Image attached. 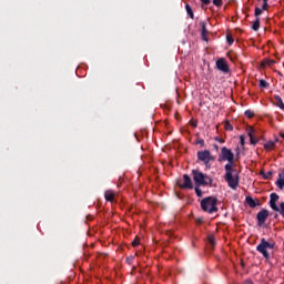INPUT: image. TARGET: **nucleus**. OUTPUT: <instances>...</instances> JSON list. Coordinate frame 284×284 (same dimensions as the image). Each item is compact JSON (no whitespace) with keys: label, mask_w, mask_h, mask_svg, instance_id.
Returning <instances> with one entry per match:
<instances>
[{"label":"nucleus","mask_w":284,"mask_h":284,"mask_svg":"<svg viewBox=\"0 0 284 284\" xmlns=\"http://www.w3.org/2000/svg\"><path fill=\"white\" fill-rule=\"evenodd\" d=\"M196 145H201V148H205V140L199 139L195 141Z\"/></svg>","instance_id":"nucleus-27"},{"label":"nucleus","mask_w":284,"mask_h":284,"mask_svg":"<svg viewBox=\"0 0 284 284\" xmlns=\"http://www.w3.org/2000/svg\"><path fill=\"white\" fill-rule=\"evenodd\" d=\"M213 4H215L216 8H221V6H223V0H213Z\"/></svg>","instance_id":"nucleus-29"},{"label":"nucleus","mask_w":284,"mask_h":284,"mask_svg":"<svg viewBox=\"0 0 284 284\" xmlns=\"http://www.w3.org/2000/svg\"><path fill=\"white\" fill-rule=\"evenodd\" d=\"M207 241H209L210 245H212L213 247H214V245H216V239H214V235H209Z\"/></svg>","instance_id":"nucleus-22"},{"label":"nucleus","mask_w":284,"mask_h":284,"mask_svg":"<svg viewBox=\"0 0 284 284\" xmlns=\"http://www.w3.org/2000/svg\"><path fill=\"white\" fill-rule=\"evenodd\" d=\"M260 29H261V18H256L252 24V30H254V32H258Z\"/></svg>","instance_id":"nucleus-16"},{"label":"nucleus","mask_w":284,"mask_h":284,"mask_svg":"<svg viewBox=\"0 0 284 284\" xmlns=\"http://www.w3.org/2000/svg\"><path fill=\"white\" fill-rule=\"evenodd\" d=\"M226 41L229 45H232V43H234V38L232 37V34H226Z\"/></svg>","instance_id":"nucleus-26"},{"label":"nucleus","mask_w":284,"mask_h":284,"mask_svg":"<svg viewBox=\"0 0 284 284\" xmlns=\"http://www.w3.org/2000/svg\"><path fill=\"white\" fill-rule=\"evenodd\" d=\"M114 196H116V194L112 190H108L104 193L105 201L109 203H114Z\"/></svg>","instance_id":"nucleus-12"},{"label":"nucleus","mask_w":284,"mask_h":284,"mask_svg":"<svg viewBox=\"0 0 284 284\" xmlns=\"http://www.w3.org/2000/svg\"><path fill=\"white\" fill-rule=\"evenodd\" d=\"M240 143L241 145H245V135L240 136Z\"/></svg>","instance_id":"nucleus-33"},{"label":"nucleus","mask_w":284,"mask_h":284,"mask_svg":"<svg viewBox=\"0 0 284 284\" xmlns=\"http://www.w3.org/2000/svg\"><path fill=\"white\" fill-rule=\"evenodd\" d=\"M236 152H237V154H239V148L236 149Z\"/></svg>","instance_id":"nucleus-39"},{"label":"nucleus","mask_w":284,"mask_h":284,"mask_svg":"<svg viewBox=\"0 0 284 284\" xmlns=\"http://www.w3.org/2000/svg\"><path fill=\"white\" fill-rule=\"evenodd\" d=\"M273 98L275 100L276 108H280V110H284V103H283V99L281 98V95L274 94Z\"/></svg>","instance_id":"nucleus-14"},{"label":"nucleus","mask_w":284,"mask_h":284,"mask_svg":"<svg viewBox=\"0 0 284 284\" xmlns=\"http://www.w3.org/2000/svg\"><path fill=\"white\" fill-rule=\"evenodd\" d=\"M183 179L184 183L179 184V187H181V190H194V184H192V178H190V175L187 174H184Z\"/></svg>","instance_id":"nucleus-9"},{"label":"nucleus","mask_w":284,"mask_h":284,"mask_svg":"<svg viewBox=\"0 0 284 284\" xmlns=\"http://www.w3.org/2000/svg\"><path fill=\"white\" fill-rule=\"evenodd\" d=\"M275 245V243H270L265 241V237H262L260 244L256 246V251L267 260L270 258V252L267 250H274Z\"/></svg>","instance_id":"nucleus-4"},{"label":"nucleus","mask_w":284,"mask_h":284,"mask_svg":"<svg viewBox=\"0 0 284 284\" xmlns=\"http://www.w3.org/2000/svg\"><path fill=\"white\" fill-rule=\"evenodd\" d=\"M247 134L250 136L251 145H256V143H258V138L254 136V129L250 128L248 131H247Z\"/></svg>","instance_id":"nucleus-11"},{"label":"nucleus","mask_w":284,"mask_h":284,"mask_svg":"<svg viewBox=\"0 0 284 284\" xmlns=\"http://www.w3.org/2000/svg\"><path fill=\"white\" fill-rule=\"evenodd\" d=\"M195 194L201 199L203 196V191L201 190V186L195 185Z\"/></svg>","instance_id":"nucleus-21"},{"label":"nucleus","mask_w":284,"mask_h":284,"mask_svg":"<svg viewBox=\"0 0 284 284\" xmlns=\"http://www.w3.org/2000/svg\"><path fill=\"white\" fill-rule=\"evenodd\" d=\"M125 261L129 265H132V263H134V256H129Z\"/></svg>","instance_id":"nucleus-30"},{"label":"nucleus","mask_w":284,"mask_h":284,"mask_svg":"<svg viewBox=\"0 0 284 284\" xmlns=\"http://www.w3.org/2000/svg\"><path fill=\"white\" fill-rule=\"evenodd\" d=\"M245 202L247 203V205L250 207H252V210H254V207H258L261 205V202L258 200H254V197H252L250 195L245 197Z\"/></svg>","instance_id":"nucleus-10"},{"label":"nucleus","mask_w":284,"mask_h":284,"mask_svg":"<svg viewBox=\"0 0 284 284\" xmlns=\"http://www.w3.org/2000/svg\"><path fill=\"white\" fill-rule=\"evenodd\" d=\"M260 174H261V176H263V179H264L265 181H270V179H272L274 172L268 171L267 173H265L264 170H261V171H260Z\"/></svg>","instance_id":"nucleus-15"},{"label":"nucleus","mask_w":284,"mask_h":284,"mask_svg":"<svg viewBox=\"0 0 284 284\" xmlns=\"http://www.w3.org/2000/svg\"><path fill=\"white\" fill-rule=\"evenodd\" d=\"M201 28H202V39H203V41H207V22L202 21Z\"/></svg>","instance_id":"nucleus-13"},{"label":"nucleus","mask_w":284,"mask_h":284,"mask_svg":"<svg viewBox=\"0 0 284 284\" xmlns=\"http://www.w3.org/2000/svg\"><path fill=\"white\" fill-rule=\"evenodd\" d=\"M280 136H281L282 139H284V133H283V132H280Z\"/></svg>","instance_id":"nucleus-36"},{"label":"nucleus","mask_w":284,"mask_h":284,"mask_svg":"<svg viewBox=\"0 0 284 284\" xmlns=\"http://www.w3.org/2000/svg\"><path fill=\"white\" fill-rule=\"evenodd\" d=\"M216 68L220 70V72L230 74V64H227V61L224 58H221L216 61Z\"/></svg>","instance_id":"nucleus-8"},{"label":"nucleus","mask_w":284,"mask_h":284,"mask_svg":"<svg viewBox=\"0 0 284 284\" xmlns=\"http://www.w3.org/2000/svg\"><path fill=\"white\" fill-rule=\"evenodd\" d=\"M200 1L202 3V8H203V6H210V3H211V0H200Z\"/></svg>","instance_id":"nucleus-32"},{"label":"nucleus","mask_w":284,"mask_h":284,"mask_svg":"<svg viewBox=\"0 0 284 284\" xmlns=\"http://www.w3.org/2000/svg\"><path fill=\"white\" fill-rule=\"evenodd\" d=\"M219 199L214 196L204 197L201 201V209L203 212H207V214H214V212H219Z\"/></svg>","instance_id":"nucleus-3"},{"label":"nucleus","mask_w":284,"mask_h":284,"mask_svg":"<svg viewBox=\"0 0 284 284\" xmlns=\"http://www.w3.org/2000/svg\"><path fill=\"white\" fill-rule=\"evenodd\" d=\"M260 88L267 89L270 88V83L265 80H260Z\"/></svg>","instance_id":"nucleus-24"},{"label":"nucleus","mask_w":284,"mask_h":284,"mask_svg":"<svg viewBox=\"0 0 284 284\" xmlns=\"http://www.w3.org/2000/svg\"><path fill=\"white\" fill-rule=\"evenodd\" d=\"M192 125H193V128H196L197 123H196V122H194V123H192Z\"/></svg>","instance_id":"nucleus-37"},{"label":"nucleus","mask_w":284,"mask_h":284,"mask_svg":"<svg viewBox=\"0 0 284 284\" xmlns=\"http://www.w3.org/2000/svg\"><path fill=\"white\" fill-rule=\"evenodd\" d=\"M278 217V214H275V219H277Z\"/></svg>","instance_id":"nucleus-38"},{"label":"nucleus","mask_w":284,"mask_h":284,"mask_svg":"<svg viewBox=\"0 0 284 284\" xmlns=\"http://www.w3.org/2000/svg\"><path fill=\"white\" fill-rule=\"evenodd\" d=\"M197 159L199 161H202L205 165L210 163V161H214V156L210 152V150L199 151L197 152Z\"/></svg>","instance_id":"nucleus-6"},{"label":"nucleus","mask_w":284,"mask_h":284,"mask_svg":"<svg viewBox=\"0 0 284 284\" xmlns=\"http://www.w3.org/2000/svg\"><path fill=\"white\" fill-rule=\"evenodd\" d=\"M276 61L272 60V59H264L262 61V67L265 68L266 65H268L270 68H272V65H275Z\"/></svg>","instance_id":"nucleus-17"},{"label":"nucleus","mask_w":284,"mask_h":284,"mask_svg":"<svg viewBox=\"0 0 284 284\" xmlns=\"http://www.w3.org/2000/svg\"><path fill=\"white\" fill-rule=\"evenodd\" d=\"M217 161L219 163H223V161H227V163L224 166V170H225L224 180L226 181L231 190H237L241 178H239V174L234 169L236 168V161H234V152L227 149V146H223L217 156Z\"/></svg>","instance_id":"nucleus-1"},{"label":"nucleus","mask_w":284,"mask_h":284,"mask_svg":"<svg viewBox=\"0 0 284 284\" xmlns=\"http://www.w3.org/2000/svg\"><path fill=\"white\" fill-rule=\"evenodd\" d=\"M192 175H193V181L195 185H197V187H201V186L207 187V185L212 187V183L214 180L210 178V175L203 172H200L199 170H193Z\"/></svg>","instance_id":"nucleus-2"},{"label":"nucleus","mask_w":284,"mask_h":284,"mask_svg":"<svg viewBox=\"0 0 284 284\" xmlns=\"http://www.w3.org/2000/svg\"><path fill=\"white\" fill-rule=\"evenodd\" d=\"M213 148H214L215 152H219V146H217V144H214Z\"/></svg>","instance_id":"nucleus-35"},{"label":"nucleus","mask_w":284,"mask_h":284,"mask_svg":"<svg viewBox=\"0 0 284 284\" xmlns=\"http://www.w3.org/2000/svg\"><path fill=\"white\" fill-rule=\"evenodd\" d=\"M270 216V211H267V209H263L261 210L257 215H256V219H257V225L260 227H262V225H265V222L267 221V217Z\"/></svg>","instance_id":"nucleus-7"},{"label":"nucleus","mask_w":284,"mask_h":284,"mask_svg":"<svg viewBox=\"0 0 284 284\" xmlns=\"http://www.w3.org/2000/svg\"><path fill=\"white\" fill-rule=\"evenodd\" d=\"M185 10H186L190 19H194V11L192 10V7L190 4H185Z\"/></svg>","instance_id":"nucleus-19"},{"label":"nucleus","mask_w":284,"mask_h":284,"mask_svg":"<svg viewBox=\"0 0 284 284\" xmlns=\"http://www.w3.org/2000/svg\"><path fill=\"white\" fill-rule=\"evenodd\" d=\"M276 142H278V139L274 141H268L264 144V149L266 150H274L275 145H276Z\"/></svg>","instance_id":"nucleus-18"},{"label":"nucleus","mask_w":284,"mask_h":284,"mask_svg":"<svg viewBox=\"0 0 284 284\" xmlns=\"http://www.w3.org/2000/svg\"><path fill=\"white\" fill-rule=\"evenodd\" d=\"M141 244V240L139 237H135L133 241H132V246L133 247H136L138 245Z\"/></svg>","instance_id":"nucleus-28"},{"label":"nucleus","mask_w":284,"mask_h":284,"mask_svg":"<svg viewBox=\"0 0 284 284\" xmlns=\"http://www.w3.org/2000/svg\"><path fill=\"white\" fill-rule=\"evenodd\" d=\"M278 199H280L278 194L271 193L268 205L274 212H278L281 216L284 219V202H281L278 207V205H276V202L278 201Z\"/></svg>","instance_id":"nucleus-5"},{"label":"nucleus","mask_w":284,"mask_h":284,"mask_svg":"<svg viewBox=\"0 0 284 284\" xmlns=\"http://www.w3.org/2000/svg\"><path fill=\"white\" fill-rule=\"evenodd\" d=\"M215 141H217V143H225V140H223V139H221L219 136L215 138Z\"/></svg>","instance_id":"nucleus-34"},{"label":"nucleus","mask_w":284,"mask_h":284,"mask_svg":"<svg viewBox=\"0 0 284 284\" xmlns=\"http://www.w3.org/2000/svg\"><path fill=\"white\" fill-rule=\"evenodd\" d=\"M284 180V169L278 173V179L277 181H283Z\"/></svg>","instance_id":"nucleus-31"},{"label":"nucleus","mask_w":284,"mask_h":284,"mask_svg":"<svg viewBox=\"0 0 284 284\" xmlns=\"http://www.w3.org/2000/svg\"><path fill=\"white\" fill-rule=\"evenodd\" d=\"M244 114L247 116V119H254V111L252 110H246Z\"/></svg>","instance_id":"nucleus-25"},{"label":"nucleus","mask_w":284,"mask_h":284,"mask_svg":"<svg viewBox=\"0 0 284 284\" xmlns=\"http://www.w3.org/2000/svg\"><path fill=\"white\" fill-rule=\"evenodd\" d=\"M224 129L227 130L229 132H232V130H234V126H232L230 121L226 120L224 123Z\"/></svg>","instance_id":"nucleus-20"},{"label":"nucleus","mask_w":284,"mask_h":284,"mask_svg":"<svg viewBox=\"0 0 284 284\" xmlns=\"http://www.w3.org/2000/svg\"><path fill=\"white\" fill-rule=\"evenodd\" d=\"M275 185L278 187V190H283L284 189V179L276 180Z\"/></svg>","instance_id":"nucleus-23"}]
</instances>
